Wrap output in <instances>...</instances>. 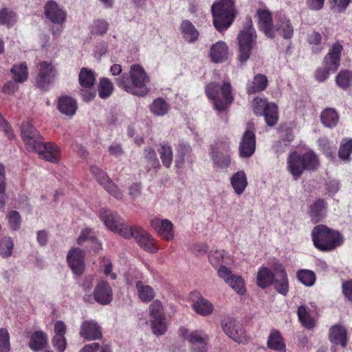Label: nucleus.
<instances>
[{
    "label": "nucleus",
    "instance_id": "f257e3e1",
    "mask_svg": "<svg viewBox=\"0 0 352 352\" xmlns=\"http://www.w3.org/2000/svg\"><path fill=\"white\" fill-rule=\"evenodd\" d=\"M130 76L122 74L116 78L117 85L126 92L144 96L147 94L148 89L146 83L149 81L145 70L139 65H133L130 68Z\"/></svg>",
    "mask_w": 352,
    "mask_h": 352
},
{
    "label": "nucleus",
    "instance_id": "f03ea898",
    "mask_svg": "<svg viewBox=\"0 0 352 352\" xmlns=\"http://www.w3.org/2000/svg\"><path fill=\"white\" fill-rule=\"evenodd\" d=\"M311 237L314 246L322 252L332 251L341 246L344 241L341 233L322 224L314 228Z\"/></svg>",
    "mask_w": 352,
    "mask_h": 352
},
{
    "label": "nucleus",
    "instance_id": "7ed1b4c3",
    "mask_svg": "<svg viewBox=\"0 0 352 352\" xmlns=\"http://www.w3.org/2000/svg\"><path fill=\"white\" fill-rule=\"evenodd\" d=\"M287 167L295 180H297L305 169L314 170L319 165V160L314 152L309 151L302 155L297 152L289 154Z\"/></svg>",
    "mask_w": 352,
    "mask_h": 352
},
{
    "label": "nucleus",
    "instance_id": "20e7f679",
    "mask_svg": "<svg viewBox=\"0 0 352 352\" xmlns=\"http://www.w3.org/2000/svg\"><path fill=\"white\" fill-rule=\"evenodd\" d=\"M235 10L233 0H220L212 6L213 23L219 32L227 30L232 23Z\"/></svg>",
    "mask_w": 352,
    "mask_h": 352
},
{
    "label": "nucleus",
    "instance_id": "39448f33",
    "mask_svg": "<svg viewBox=\"0 0 352 352\" xmlns=\"http://www.w3.org/2000/svg\"><path fill=\"white\" fill-rule=\"evenodd\" d=\"M206 93L213 101L214 108L219 112L226 110L234 100L232 87L229 82H224L221 87L216 82H211L206 86Z\"/></svg>",
    "mask_w": 352,
    "mask_h": 352
},
{
    "label": "nucleus",
    "instance_id": "423d86ee",
    "mask_svg": "<svg viewBox=\"0 0 352 352\" xmlns=\"http://www.w3.org/2000/svg\"><path fill=\"white\" fill-rule=\"evenodd\" d=\"M342 46L340 43H334L329 53L324 58L325 68L318 69L316 72V78L320 82L324 81L330 72L336 71L340 65V54Z\"/></svg>",
    "mask_w": 352,
    "mask_h": 352
},
{
    "label": "nucleus",
    "instance_id": "0eeeda50",
    "mask_svg": "<svg viewBox=\"0 0 352 352\" xmlns=\"http://www.w3.org/2000/svg\"><path fill=\"white\" fill-rule=\"evenodd\" d=\"M254 112L256 115L263 116L266 124L274 126L278 119V107L274 102H268L266 99L256 98L253 101Z\"/></svg>",
    "mask_w": 352,
    "mask_h": 352
},
{
    "label": "nucleus",
    "instance_id": "6e6552de",
    "mask_svg": "<svg viewBox=\"0 0 352 352\" xmlns=\"http://www.w3.org/2000/svg\"><path fill=\"white\" fill-rule=\"evenodd\" d=\"M122 237L125 239L133 237L140 247L151 253H155L158 250L155 239L146 230L140 227L134 228L130 227L129 230L122 232Z\"/></svg>",
    "mask_w": 352,
    "mask_h": 352
},
{
    "label": "nucleus",
    "instance_id": "1a4fd4ad",
    "mask_svg": "<svg viewBox=\"0 0 352 352\" xmlns=\"http://www.w3.org/2000/svg\"><path fill=\"white\" fill-rule=\"evenodd\" d=\"M256 38V31L252 25L245 28L239 34L240 62L244 63L249 58Z\"/></svg>",
    "mask_w": 352,
    "mask_h": 352
},
{
    "label": "nucleus",
    "instance_id": "9d476101",
    "mask_svg": "<svg viewBox=\"0 0 352 352\" xmlns=\"http://www.w3.org/2000/svg\"><path fill=\"white\" fill-rule=\"evenodd\" d=\"M151 323L154 334L160 336L166 331L164 307L162 302L156 300L149 306Z\"/></svg>",
    "mask_w": 352,
    "mask_h": 352
},
{
    "label": "nucleus",
    "instance_id": "9b49d317",
    "mask_svg": "<svg viewBox=\"0 0 352 352\" xmlns=\"http://www.w3.org/2000/svg\"><path fill=\"white\" fill-rule=\"evenodd\" d=\"M100 217L105 226L111 231L122 236V232L128 230L130 226L115 212L107 208L100 210Z\"/></svg>",
    "mask_w": 352,
    "mask_h": 352
},
{
    "label": "nucleus",
    "instance_id": "f8f14e48",
    "mask_svg": "<svg viewBox=\"0 0 352 352\" xmlns=\"http://www.w3.org/2000/svg\"><path fill=\"white\" fill-rule=\"evenodd\" d=\"M229 151L230 146L228 144H217L211 148L210 156L214 168L223 170L230 166L231 157Z\"/></svg>",
    "mask_w": 352,
    "mask_h": 352
},
{
    "label": "nucleus",
    "instance_id": "ddd939ff",
    "mask_svg": "<svg viewBox=\"0 0 352 352\" xmlns=\"http://www.w3.org/2000/svg\"><path fill=\"white\" fill-rule=\"evenodd\" d=\"M37 69L36 85L42 89H47L57 74L56 69L52 63L47 61L39 63Z\"/></svg>",
    "mask_w": 352,
    "mask_h": 352
},
{
    "label": "nucleus",
    "instance_id": "4468645a",
    "mask_svg": "<svg viewBox=\"0 0 352 352\" xmlns=\"http://www.w3.org/2000/svg\"><path fill=\"white\" fill-rule=\"evenodd\" d=\"M90 170L98 182L109 194L117 199H122L123 198L122 192L102 169L96 166H91Z\"/></svg>",
    "mask_w": 352,
    "mask_h": 352
},
{
    "label": "nucleus",
    "instance_id": "2eb2a0df",
    "mask_svg": "<svg viewBox=\"0 0 352 352\" xmlns=\"http://www.w3.org/2000/svg\"><path fill=\"white\" fill-rule=\"evenodd\" d=\"M21 134L28 151H33L43 141L39 131L29 121L23 122L21 126Z\"/></svg>",
    "mask_w": 352,
    "mask_h": 352
},
{
    "label": "nucleus",
    "instance_id": "dca6fc26",
    "mask_svg": "<svg viewBox=\"0 0 352 352\" xmlns=\"http://www.w3.org/2000/svg\"><path fill=\"white\" fill-rule=\"evenodd\" d=\"M223 331L230 338L238 343H244L247 341V336L240 323L231 317H226L221 320Z\"/></svg>",
    "mask_w": 352,
    "mask_h": 352
},
{
    "label": "nucleus",
    "instance_id": "f3484780",
    "mask_svg": "<svg viewBox=\"0 0 352 352\" xmlns=\"http://www.w3.org/2000/svg\"><path fill=\"white\" fill-rule=\"evenodd\" d=\"M45 17L52 23L63 25L66 21L67 12L54 1H48L44 6Z\"/></svg>",
    "mask_w": 352,
    "mask_h": 352
},
{
    "label": "nucleus",
    "instance_id": "a211bd4d",
    "mask_svg": "<svg viewBox=\"0 0 352 352\" xmlns=\"http://www.w3.org/2000/svg\"><path fill=\"white\" fill-rule=\"evenodd\" d=\"M217 272L219 276L223 279L236 292L239 294H245L244 282L239 276L232 274V272L225 265L221 266Z\"/></svg>",
    "mask_w": 352,
    "mask_h": 352
},
{
    "label": "nucleus",
    "instance_id": "6ab92c4d",
    "mask_svg": "<svg viewBox=\"0 0 352 352\" xmlns=\"http://www.w3.org/2000/svg\"><path fill=\"white\" fill-rule=\"evenodd\" d=\"M85 252L79 248L71 249L67 256V260L74 274L80 276L85 270Z\"/></svg>",
    "mask_w": 352,
    "mask_h": 352
},
{
    "label": "nucleus",
    "instance_id": "aec40b11",
    "mask_svg": "<svg viewBox=\"0 0 352 352\" xmlns=\"http://www.w3.org/2000/svg\"><path fill=\"white\" fill-rule=\"evenodd\" d=\"M32 152L37 153L42 159L46 161L53 163L59 161V148L51 142L43 143L42 141Z\"/></svg>",
    "mask_w": 352,
    "mask_h": 352
},
{
    "label": "nucleus",
    "instance_id": "412c9836",
    "mask_svg": "<svg viewBox=\"0 0 352 352\" xmlns=\"http://www.w3.org/2000/svg\"><path fill=\"white\" fill-rule=\"evenodd\" d=\"M94 300L102 305H109L113 299V291L110 285L105 281H100L94 290Z\"/></svg>",
    "mask_w": 352,
    "mask_h": 352
},
{
    "label": "nucleus",
    "instance_id": "4be33fe9",
    "mask_svg": "<svg viewBox=\"0 0 352 352\" xmlns=\"http://www.w3.org/2000/svg\"><path fill=\"white\" fill-rule=\"evenodd\" d=\"M256 140L253 131L247 129L244 133L239 148V155L241 157H250L255 151Z\"/></svg>",
    "mask_w": 352,
    "mask_h": 352
},
{
    "label": "nucleus",
    "instance_id": "5701e85b",
    "mask_svg": "<svg viewBox=\"0 0 352 352\" xmlns=\"http://www.w3.org/2000/svg\"><path fill=\"white\" fill-rule=\"evenodd\" d=\"M79 334L87 340H94L102 337L101 328L95 320L82 322Z\"/></svg>",
    "mask_w": 352,
    "mask_h": 352
},
{
    "label": "nucleus",
    "instance_id": "b1692460",
    "mask_svg": "<svg viewBox=\"0 0 352 352\" xmlns=\"http://www.w3.org/2000/svg\"><path fill=\"white\" fill-rule=\"evenodd\" d=\"M274 271L276 274L273 283L275 284V289L279 294L286 296L288 292L289 283L283 265L280 263H276L274 266Z\"/></svg>",
    "mask_w": 352,
    "mask_h": 352
},
{
    "label": "nucleus",
    "instance_id": "393cba45",
    "mask_svg": "<svg viewBox=\"0 0 352 352\" xmlns=\"http://www.w3.org/2000/svg\"><path fill=\"white\" fill-rule=\"evenodd\" d=\"M192 345V352H206L208 336L202 331H192L187 338Z\"/></svg>",
    "mask_w": 352,
    "mask_h": 352
},
{
    "label": "nucleus",
    "instance_id": "a878e982",
    "mask_svg": "<svg viewBox=\"0 0 352 352\" xmlns=\"http://www.w3.org/2000/svg\"><path fill=\"white\" fill-rule=\"evenodd\" d=\"M151 225L164 239L170 241L173 239V226L170 221L167 219L160 220L159 219H153L151 221Z\"/></svg>",
    "mask_w": 352,
    "mask_h": 352
},
{
    "label": "nucleus",
    "instance_id": "bb28decb",
    "mask_svg": "<svg viewBox=\"0 0 352 352\" xmlns=\"http://www.w3.org/2000/svg\"><path fill=\"white\" fill-rule=\"evenodd\" d=\"M257 15L260 29L267 37L273 38L274 36V28L272 25L270 12L265 10H258Z\"/></svg>",
    "mask_w": 352,
    "mask_h": 352
},
{
    "label": "nucleus",
    "instance_id": "cd10ccee",
    "mask_svg": "<svg viewBox=\"0 0 352 352\" xmlns=\"http://www.w3.org/2000/svg\"><path fill=\"white\" fill-rule=\"evenodd\" d=\"M194 310L198 314L206 316L212 314L213 311V305L207 299L203 298L199 293H194L192 294Z\"/></svg>",
    "mask_w": 352,
    "mask_h": 352
},
{
    "label": "nucleus",
    "instance_id": "c85d7f7f",
    "mask_svg": "<svg viewBox=\"0 0 352 352\" xmlns=\"http://www.w3.org/2000/svg\"><path fill=\"white\" fill-rule=\"evenodd\" d=\"M210 56L215 63H222L227 60L228 47L223 41H218L210 47Z\"/></svg>",
    "mask_w": 352,
    "mask_h": 352
},
{
    "label": "nucleus",
    "instance_id": "c756f323",
    "mask_svg": "<svg viewBox=\"0 0 352 352\" xmlns=\"http://www.w3.org/2000/svg\"><path fill=\"white\" fill-rule=\"evenodd\" d=\"M57 107L61 113L67 116H73L77 110V102L72 97L63 96L58 98Z\"/></svg>",
    "mask_w": 352,
    "mask_h": 352
},
{
    "label": "nucleus",
    "instance_id": "7c9ffc66",
    "mask_svg": "<svg viewBox=\"0 0 352 352\" xmlns=\"http://www.w3.org/2000/svg\"><path fill=\"white\" fill-rule=\"evenodd\" d=\"M179 28L183 38L188 43H192L198 40L199 33L189 20H183Z\"/></svg>",
    "mask_w": 352,
    "mask_h": 352
},
{
    "label": "nucleus",
    "instance_id": "2f4dec72",
    "mask_svg": "<svg viewBox=\"0 0 352 352\" xmlns=\"http://www.w3.org/2000/svg\"><path fill=\"white\" fill-rule=\"evenodd\" d=\"M329 340L336 345H341L345 347L347 343V336L346 329L338 324H336L329 329Z\"/></svg>",
    "mask_w": 352,
    "mask_h": 352
},
{
    "label": "nucleus",
    "instance_id": "473e14b6",
    "mask_svg": "<svg viewBox=\"0 0 352 352\" xmlns=\"http://www.w3.org/2000/svg\"><path fill=\"white\" fill-rule=\"evenodd\" d=\"M326 203L322 199H318L314 201L310 206L308 213L311 220L315 222L322 221L326 214Z\"/></svg>",
    "mask_w": 352,
    "mask_h": 352
},
{
    "label": "nucleus",
    "instance_id": "72a5a7b5",
    "mask_svg": "<svg viewBox=\"0 0 352 352\" xmlns=\"http://www.w3.org/2000/svg\"><path fill=\"white\" fill-rule=\"evenodd\" d=\"M267 77L261 74H256L247 85V91L249 94H255L265 90L267 86Z\"/></svg>",
    "mask_w": 352,
    "mask_h": 352
},
{
    "label": "nucleus",
    "instance_id": "f704fd0d",
    "mask_svg": "<svg viewBox=\"0 0 352 352\" xmlns=\"http://www.w3.org/2000/svg\"><path fill=\"white\" fill-rule=\"evenodd\" d=\"M276 277L275 271L274 273L267 267H261L259 268L256 276L257 285L261 288H265L274 283Z\"/></svg>",
    "mask_w": 352,
    "mask_h": 352
},
{
    "label": "nucleus",
    "instance_id": "c9c22d12",
    "mask_svg": "<svg viewBox=\"0 0 352 352\" xmlns=\"http://www.w3.org/2000/svg\"><path fill=\"white\" fill-rule=\"evenodd\" d=\"M47 344V334L42 331H36L30 337L29 346L32 351H37L43 349Z\"/></svg>",
    "mask_w": 352,
    "mask_h": 352
},
{
    "label": "nucleus",
    "instance_id": "e433bc0d",
    "mask_svg": "<svg viewBox=\"0 0 352 352\" xmlns=\"http://www.w3.org/2000/svg\"><path fill=\"white\" fill-rule=\"evenodd\" d=\"M267 347L272 350L285 352L286 346L280 333L277 330H272L268 337Z\"/></svg>",
    "mask_w": 352,
    "mask_h": 352
},
{
    "label": "nucleus",
    "instance_id": "4c0bfd02",
    "mask_svg": "<svg viewBox=\"0 0 352 352\" xmlns=\"http://www.w3.org/2000/svg\"><path fill=\"white\" fill-rule=\"evenodd\" d=\"M143 160L144 163H145V169L146 171H149L152 168L158 169L160 168V164L156 153L151 147L144 148Z\"/></svg>",
    "mask_w": 352,
    "mask_h": 352
},
{
    "label": "nucleus",
    "instance_id": "58836bf2",
    "mask_svg": "<svg viewBox=\"0 0 352 352\" xmlns=\"http://www.w3.org/2000/svg\"><path fill=\"white\" fill-rule=\"evenodd\" d=\"M231 184L234 192L240 195L248 186L246 175L243 171H238L231 177Z\"/></svg>",
    "mask_w": 352,
    "mask_h": 352
},
{
    "label": "nucleus",
    "instance_id": "ea45409f",
    "mask_svg": "<svg viewBox=\"0 0 352 352\" xmlns=\"http://www.w3.org/2000/svg\"><path fill=\"white\" fill-rule=\"evenodd\" d=\"M208 259L211 265L216 268L228 264L231 261L228 254L223 250L212 251Z\"/></svg>",
    "mask_w": 352,
    "mask_h": 352
},
{
    "label": "nucleus",
    "instance_id": "a19ab883",
    "mask_svg": "<svg viewBox=\"0 0 352 352\" xmlns=\"http://www.w3.org/2000/svg\"><path fill=\"white\" fill-rule=\"evenodd\" d=\"M275 32L285 39L291 38L294 34V28L290 20L286 18L281 19L274 28Z\"/></svg>",
    "mask_w": 352,
    "mask_h": 352
},
{
    "label": "nucleus",
    "instance_id": "79ce46f5",
    "mask_svg": "<svg viewBox=\"0 0 352 352\" xmlns=\"http://www.w3.org/2000/svg\"><path fill=\"white\" fill-rule=\"evenodd\" d=\"M135 287L138 291V297L141 301L148 302L154 298L155 292L150 285H144L142 281H137Z\"/></svg>",
    "mask_w": 352,
    "mask_h": 352
},
{
    "label": "nucleus",
    "instance_id": "37998d69",
    "mask_svg": "<svg viewBox=\"0 0 352 352\" xmlns=\"http://www.w3.org/2000/svg\"><path fill=\"white\" fill-rule=\"evenodd\" d=\"M320 120L324 126L333 128L338 123L339 116L334 109L327 108L321 113Z\"/></svg>",
    "mask_w": 352,
    "mask_h": 352
},
{
    "label": "nucleus",
    "instance_id": "c03bdc74",
    "mask_svg": "<svg viewBox=\"0 0 352 352\" xmlns=\"http://www.w3.org/2000/svg\"><path fill=\"white\" fill-rule=\"evenodd\" d=\"M79 83L84 89H91L94 85L96 77L92 70L83 67L78 75Z\"/></svg>",
    "mask_w": 352,
    "mask_h": 352
},
{
    "label": "nucleus",
    "instance_id": "a18cd8bd",
    "mask_svg": "<svg viewBox=\"0 0 352 352\" xmlns=\"http://www.w3.org/2000/svg\"><path fill=\"white\" fill-rule=\"evenodd\" d=\"M170 109V105L162 98L155 99L149 106L151 112L156 116L166 115Z\"/></svg>",
    "mask_w": 352,
    "mask_h": 352
},
{
    "label": "nucleus",
    "instance_id": "49530a36",
    "mask_svg": "<svg viewBox=\"0 0 352 352\" xmlns=\"http://www.w3.org/2000/svg\"><path fill=\"white\" fill-rule=\"evenodd\" d=\"M157 151L164 166L169 168L172 165L173 157L171 146L168 144H161Z\"/></svg>",
    "mask_w": 352,
    "mask_h": 352
},
{
    "label": "nucleus",
    "instance_id": "de8ad7c7",
    "mask_svg": "<svg viewBox=\"0 0 352 352\" xmlns=\"http://www.w3.org/2000/svg\"><path fill=\"white\" fill-rule=\"evenodd\" d=\"M297 314L298 320L303 327L307 329H311L315 326V321L313 318L309 315L307 309L304 305H300L298 308Z\"/></svg>",
    "mask_w": 352,
    "mask_h": 352
},
{
    "label": "nucleus",
    "instance_id": "09e8293b",
    "mask_svg": "<svg viewBox=\"0 0 352 352\" xmlns=\"http://www.w3.org/2000/svg\"><path fill=\"white\" fill-rule=\"evenodd\" d=\"M17 20V16L14 12L8 8L0 10V24L8 28L12 27Z\"/></svg>",
    "mask_w": 352,
    "mask_h": 352
},
{
    "label": "nucleus",
    "instance_id": "8fccbe9b",
    "mask_svg": "<svg viewBox=\"0 0 352 352\" xmlns=\"http://www.w3.org/2000/svg\"><path fill=\"white\" fill-rule=\"evenodd\" d=\"M14 249V243L12 238L9 236H5L0 240V255L7 258L12 254Z\"/></svg>",
    "mask_w": 352,
    "mask_h": 352
},
{
    "label": "nucleus",
    "instance_id": "3c124183",
    "mask_svg": "<svg viewBox=\"0 0 352 352\" xmlns=\"http://www.w3.org/2000/svg\"><path fill=\"white\" fill-rule=\"evenodd\" d=\"M86 241H89L93 244V248L94 250H98L100 244L95 236V234L90 228H85L82 230L80 236L77 239V243L82 244Z\"/></svg>",
    "mask_w": 352,
    "mask_h": 352
},
{
    "label": "nucleus",
    "instance_id": "603ef678",
    "mask_svg": "<svg viewBox=\"0 0 352 352\" xmlns=\"http://www.w3.org/2000/svg\"><path fill=\"white\" fill-rule=\"evenodd\" d=\"M113 84L109 79L102 78L98 86L99 96L102 99L109 98L113 93Z\"/></svg>",
    "mask_w": 352,
    "mask_h": 352
},
{
    "label": "nucleus",
    "instance_id": "864d4df0",
    "mask_svg": "<svg viewBox=\"0 0 352 352\" xmlns=\"http://www.w3.org/2000/svg\"><path fill=\"white\" fill-rule=\"evenodd\" d=\"M11 72L13 74L14 80L17 82H23L28 78V73L25 63H22L20 65H14Z\"/></svg>",
    "mask_w": 352,
    "mask_h": 352
},
{
    "label": "nucleus",
    "instance_id": "5fc2aeb1",
    "mask_svg": "<svg viewBox=\"0 0 352 352\" xmlns=\"http://www.w3.org/2000/svg\"><path fill=\"white\" fill-rule=\"evenodd\" d=\"M297 278L305 286H312L316 281V276L312 271L302 270L298 272Z\"/></svg>",
    "mask_w": 352,
    "mask_h": 352
},
{
    "label": "nucleus",
    "instance_id": "6e6d98bb",
    "mask_svg": "<svg viewBox=\"0 0 352 352\" xmlns=\"http://www.w3.org/2000/svg\"><path fill=\"white\" fill-rule=\"evenodd\" d=\"M336 84L340 88H347L352 82V72L348 70L341 71L336 76Z\"/></svg>",
    "mask_w": 352,
    "mask_h": 352
},
{
    "label": "nucleus",
    "instance_id": "4d7b16f0",
    "mask_svg": "<svg viewBox=\"0 0 352 352\" xmlns=\"http://www.w3.org/2000/svg\"><path fill=\"white\" fill-rule=\"evenodd\" d=\"M7 218L8 219L9 227L12 230L16 231L20 228L21 224V218L17 211H10L8 214Z\"/></svg>",
    "mask_w": 352,
    "mask_h": 352
},
{
    "label": "nucleus",
    "instance_id": "13d9d810",
    "mask_svg": "<svg viewBox=\"0 0 352 352\" xmlns=\"http://www.w3.org/2000/svg\"><path fill=\"white\" fill-rule=\"evenodd\" d=\"M352 152V139H346L340 144L339 157L342 160H348Z\"/></svg>",
    "mask_w": 352,
    "mask_h": 352
},
{
    "label": "nucleus",
    "instance_id": "bf43d9fd",
    "mask_svg": "<svg viewBox=\"0 0 352 352\" xmlns=\"http://www.w3.org/2000/svg\"><path fill=\"white\" fill-rule=\"evenodd\" d=\"M109 29V23L104 19H97L94 21L91 27V32L98 35L107 33Z\"/></svg>",
    "mask_w": 352,
    "mask_h": 352
},
{
    "label": "nucleus",
    "instance_id": "052dcab7",
    "mask_svg": "<svg viewBox=\"0 0 352 352\" xmlns=\"http://www.w3.org/2000/svg\"><path fill=\"white\" fill-rule=\"evenodd\" d=\"M10 349V336L5 328L0 329V352H9Z\"/></svg>",
    "mask_w": 352,
    "mask_h": 352
},
{
    "label": "nucleus",
    "instance_id": "680f3d73",
    "mask_svg": "<svg viewBox=\"0 0 352 352\" xmlns=\"http://www.w3.org/2000/svg\"><path fill=\"white\" fill-rule=\"evenodd\" d=\"M319 146L322 149L323 153L329 157H333V153L336 151L335 145L331 144L327 139H320L318 140Z\"/></svg>",
    "mask_w": 352,
    "mask_h": 352
},
{
    "label": "nucleus",
    "instance_id": "e2e57ef3",
    "mask_svg": "<svg viewBox=\"0 0 352 352\" xmlns=\"http://www.w3.org/2000/svg\"><path fill=\"white\" fill-rule=\"evenodd\" d=\"M52 344L58 352H64L67 346L65 336H54L52 338Z\"/></svg>",
    "mask_w": 352,
    "mask_h": 352
},
{
    "label": "nucleus",
    "instance_id": "0e129e2a",
    "mask_svg": "<svg viewBox=\"0 0 352 352\" xmlns=\"http://www.w3.org/2000/svg\"><path fill=\"white\" fill-rule=\"evenodd\" d=\"M0 127L9 139H12L14 138V134L12 131V129H10L8 122L4 119V118L2 116L1 113H0Z\"/></svg>",
    "mask_w": 352,
    "mask_h": 352
},
{
    "label": "nucleus",
    "instance_id": "69168bd1",
    "mask_svg": "<svg viewBox=\"0 0 352 352\" xmlns=\"http://www.w3.org/2000/svg\"><path fill=\"white\" fill-rule=\"evenodd\" d=\"M67 328L65 323L61 321L58 320L55 322L54 324V336H65L66 333Z\"/></svg>",
    "mask_w": 352,
    "mask_h": 352
},
{
    "label": "nucleus",
    "instance_id": "338daca9",
    "mask_svg": "<svg viewBox=\"0 0 352 352\" xmlns=\"http://www.w3.org/2000/svg\"><path fill=\"white\" fill-rule=\"evenodd\" d=\"M342 292L344 296L352 301V281H346L342 285Z\"/></svg>",
    "mask_w": 352,
    "mask_h": 352
},
{
    "label": "nucleus",
    "instance_id": "774afa93",
    "mask_svg": "<svg viewBox=\"0 0 352 352\" xmlns=\"http://www.w3.org/2000/svg\"><path fill=\"white\" fill-rule=\"evenodd\" d=\"M19 89V86L16 84V81H9L3 87V92L8 94H14Z\"/></svg>",
    "mask_w": 352,
    "mask_h": 352
}]
</instances>
